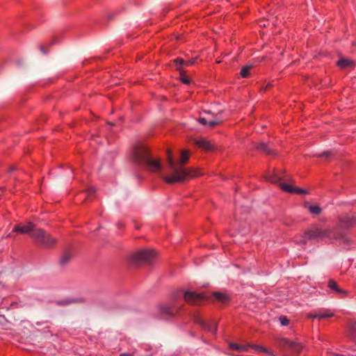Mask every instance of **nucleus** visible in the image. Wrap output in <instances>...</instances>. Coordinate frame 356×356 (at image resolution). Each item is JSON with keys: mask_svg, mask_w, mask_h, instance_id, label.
<instances>
[{"mask_svg": "<svg viewBox=\"0 0 356 356\" xmlns=\"http://www.w3.org/2000/svg\"><path fill=\"white\" fill-rule=\"evenodd\" d=\"M131 158L135 164L145 167L151 172H158L161 170L159 161L151 156L149 149L143 143H138L134 146Z\"/></svg>", "mask_w": 356, "mask_h": 356, "instance_id": "f03ea898", "label": "nucleus"}, {"mask_svg": "<svg viewBox=\"0 0 356 356\" xmlns=\"http://www.w3.org/2000/svg\"><path fill=\"white\" fill-rule=\"evenodd\" d=\"M195 321L196 323L201 325L202 328L215 334L217 331V326L214 322H207L200 317H195Z\"/></svg>", "mask_w": 356, "mask_h": 356, "instance_id": "9b49d317", "label": "nucleus"}, {"mask_svg": "<svg viewBox=\"0 0 356 356\" xmlns=\"http://www.w3.org/2000/svg\"><path fill=\"white\" fill-rule=\"evenodd\" d=\"M189 152L183 150L181 152L180 161L177 163L174 160L172 153L168 151V165L171 174L163 176V180L168 184H174L197 177L199 174L195 170L184 167L189 160Z\"/></svg>", "mask_w": 356, "mask_h": 356, "instance_id": "f257e3e1", "label": "nucleus"}, {"mask_svg": "<svg viewBox=\"0 0 356 356\" xmlns=\"http://www.w3.org/2000/svg\"><path fill=\"white\" fill-rule=\"evenodd\" d=\"M229 346L232 350H237L238 352L245 351L248 350L247 346L236 343H229Z\"/></svg>", "mask_w": 356, "mask_h": 356, "instance_id": "b1692460", "label": "nucleus"}, {"mask_svg": "<svg viewBox=\"0 0 356 356\" xmlns=\"http://www.w3.org/2000/svg\"><path fill=\"white\" fill-rule=\"evenodd\" d=\"M254 149L262 152L265 153L268 155H270L273 154V151L268 148V146L266 143H259L254 145Z\"/></svg>", "mask_w": 356, "mask_h": 356, "instance_id": "f3484780", "label": "nucleus"}, {"mask_svg": "<svg viewBox=\"0 0 356 356\" xmlns=\"http://www.w3.org/2000/svg\"><path fill=\"white\" fill-rule=\"evenodd\" d=\"M328 287L334 291H335L337 293L340 294H345L346 291L341 289L339 286L337 285V282L333 280H330L328 282Z\"/></svg>", "mask_w": 356, "mask_h": 356, "instance_id": "aec40b11", "label": "nucleus"}, {"mask_svg": "<svg viewBox=\"0 0 356 356\" xmlns=\"http://www.w3.org/2000/svg\"><path fill=\"white\" fill-rule=\"evenodd\" d=\"M334 314L330 309H323L316 313H309L307 316L309 318L324 319L333 317Z\"/></svg>", "mask_w": 356, "mask_h": 356, "instance_id": "4468645a", "label": "nucleus"}, {"mask_svg": "<svg viewBox=\"0 0 356 356\" xmlns=\"http://www.w3.org/2000/svg\"><path fill=\"white\" fill-rule=\"evenodd\" d=\"M40 50L44 54H46L47 53V51L45 50V49H44V47L43 46L40 47Z\"/></svg>", "mask_w": 356, "mask_h": 356, "instance_id": "c85d7f7f", "label": "nucleus"}, {"mask_svg": "<svg viewBox=\"0 0 356 356\" xmlns=\"http://www.w3.org/2000/svg\"><path fill=\"white\" fill-rule=\"evenodd\" d=\"M195 143L199 147L207 151H211L213 148L209 141L204 138L197 139L195 140Z\"/></svg>", "mask_w": 356, "mask_h": 356, "instance_id": "dca6fc26", "label": "nucleus"}, {"mask_svg": "<svg viewBox=\"0 0 356 356\" xmlns=\"http://www.w3.org/2000/svg\"><path fill=\"white\" fill-rule=\"evenodd\" d=\"M71 302H72L71 301H66V302L65 304H70Z\"/></svg>", "mask_w": 356, "mask_h": 356, "instance_id": "473e14b6", "label": "nucleus"}, {"mask_svg": "<svg viewBox=\"0 0 356 356\" xmlns=\"http://www.w3.org/2000/svg\"><path fill=\"white\" fill-rule=\"evenodd\" d=\"M267 179L272 183L279 184L280 188L285 192L297 194H303L306 193V191L302 188H295L289 184L284 183V181L287 180L286 175L284 172L280 175L277 172L274 171L267 177Z\"/></svg>", "mask_w": 356, "mask_h": 356, "instance_id": "20e7f679", "label": "nucleus"}, {"mask_svg": "<svg viewBox=\"0 0 356 356\" xmlns=\"http://www.w3.org/2000/svg\"><path fill=\"white\" fill-rule=\"evenodd\" d=\"M183 72H184L183 70H182L181 72H180V75H181L180 79H181V81L183 83H184V84H188L191 82L190 79L186 77V76H184Z\"/></svg>", "mask_w": 356, "mask_h": 356, "instance_id": "bb28decb", "label": "nucleus"}, {"mask_svg": "<svg viewBox=\"0 0 356 356\" xmlns=\"http://www.w3.org/2000/svg\"><path fill=\"white\" fill-rule=\"evenodd\" d=\"M279 320L281 325L283 326H287L289 325V320L286 316H280Z\"/></svg>", "mask_w": 356, "mask_h": 356, "instance_id": "a878e982", "label": "nucleus"}, {"mask_svg": "<svg viewBox=\"0 0 356 356\" xmlns=\"http://www.w3.org/2000/svg\"><path fill=\"white\" fill-rule=\"evenodd\" d=\"M31 237L38 245L46 248L54 247L57 241L54 237L40 228H35L31 234Z\"/></svg>", "mask_w": 356, "mask_h": 356, "instance_id": "39448f33", "label": "nucleus"}, {"mask_svg": "<svg viewBox=\"0 0 356 356\" xmlns=\"http://www.w3.org/2000/svg\"><path fill=\"white\" fill-rule=\"evenodd\" d=\"M35 227V225L31 222L17 224L13 227L12 232L8 234L7 237H13V233H19L22 234H29L31 235V232L34 231Z\"/></svg>", "mask_w": 356, "mask_h": 356, "instance_id": "6e6552de", "label": "nucleus"}, {"mask_svg": "<svg viewBox=\"0 0 356 356\" xmlns=\"http://www.w3.org/2000/svg\"><path fill=\"white\" fill-rule=\"evenodd\" d=\"M184 297L185 302L191 305H199L204 299L205 296L202 293H197L194 291H178L175 296V299Z\"/></svg>", "mask_w": 356, "mask_h": 356, "instance_id": "423d86ee", "label": "nucleus"}, {"mask_svg": "<svg viewBox=\"0 0 356 356\" xmlns=\"http://www.w3.org/2000/svg\"><path fill=\"white\" fill-rule=\"evenodd\" d=\"M195 58H191L187 60H184L181 58H177L173 60V66L179 72H181L184 67H189L193 65L195 63Z\"/></svg>", "mask_w": 356, "mask_h": 356, "instance_id": "9d476101", "label": "nucleus"}, {"mask_svg": "<svg viewBox=\"0 0 356 356\" xmlns=\"http://www.w3.org/2000/svg\"><path fill=\"white\" fill-rule=\"evenodd\" d=\"M181 309V307L173 305H161L159 307L160 314L162 318H168L177 315Z\"/></svg>", "mask_w": 356, "mask_h": 356, "instance_id": "1a4fd4ad", "label": "nucleus"}, {"mask_svg": "<svg viewBox=\"0 0 356 356\" xmlns=\"http://www.w3.org/2000/svg\"><path fill=\"white\" fill-rule=\"evenodd\" d=\"M155 257V252L150 250H140L131 256V260L134 263L151 262Z\"/></svg>", "mask_w": 356, "mask_h": 356, "instance_id": "0eeeda50", "label": "nucleus"}, {"mask_svg": "<svg viewBox=\"0 0 356 356\" xmlns=\"http://www.w3.org/2000/svg\"><path fill=\"white\" fill-rule=\"evenodd\" d=\"M305 207L312 214L318 215L321 212V208L317 205H310L307 204H305Z\"/></svg>", "mask_w": 356, "mask_h": 356, "instance_id": "4be33fe9", "label": "nucleus"}, {"mask_svg": "<svg viewBox=\"0 0 356 356\" xmlns=\"http://www.w3.org/2000/svg\"><path fill=\"white\" fill-rule=\"evenodd\" d=\"M198 122L203 125H208L209 127H213L220 123V121L217 120L207 121L204 118H198Z\"/></svg>", "mask_w": 356, "mask_h": 356, "instance_id": "412c9836", "label": "nucleus"}, {"mask_svg": "<svg viewBox=\"0 0 356 356\" xmlns=\"http://www.w3.org/2000/svg\"><path fill=\"white\" fill-rule=\"evenodd\" d=\"M282 341L284 346L289 347L295 353H300L303 348V346L300 343L294 342L287 339H283Z\"/></svg>", "mask_w": 356, "mask_h": 356, "instance_id": "2eb2a0df", "label": "nucleus"}, {"mask_svg": "<svg viewBox=\"0 0 356 356\" xmlns=\"http://www.w3.org/2000/svg\"><path fill=\"white\" fill-rule=\"evenodd\" d=\"M250 69H251V66L246 65V66L243 67L241 70V72H240L241 76L243 78L248 77L250 74Z\"/></svg>", "mask_w": 356, "mask_h": 356, "instance_id": "393cba45", "label": "nucleus"}, {"mask_svg": "<svg viewBox=\"0 0 356 356\" xmlns=\"http://www.w3.org/2000/svg\"><path fill=\"white\" fill-rule=\"evenodd\" d=\"M213 296L216 300L222 303H225L229 300V296L224 293L215 292L213 293Z\"/></svg>", "mask_w": 356, "mask_h": 356, "instance_id": "a211bd4d", "label": "nucleus"}, {"mask_svg": "<svg viewBox=\"0 0 356 356\" xmlns=\"http://www.w3.org/2000/svg\"><path fill=\"white\" fill-rule=\"evenodd\" d=\"M120 356H133L132 355L129 353H121Z\"/></svg>", "mask_w": 356, "mask_h": 356, "instance_id": "c756f323", "label": "nucleus"}, {"mask_svg": "<svg viewBox=\"0 0 356 356\" xmlns=\"http://www.w3.org/2000/svg\"><path fill=\"white\" fill-rule=\"evenodd\" d=\"M337 64L341 69H345L354 65L353 62L348 58H341L337 61Z\"/></svg>", "mask_w": 356, "mask_h": 356, "instance_id": "6ab92c4d", "label": "nucleus"}, {"mask_svg": "<svg viewBox=\"0 0 356 356\" xmlns=\"http://www.w3.org/2000/svg\"><path fill=\"white\" fill-rule=\"evenodd\" d=\"M71 258L72 253L70 251H66L62 254L60 262L62 265H65L69 262Z\"/></svg>", "mask_w": 356, "mask_h": 356, "instance_id": "5701e85b", "label": "nucleus"}, {"mask_svg": "<svg viewBox=\"0 0 356 356\" xmlns=\"http://www.w3.org/2000/svg\"><path fill=\"white\" fill-rule=\"evenodd\" d=\"M356 225V216L347 214L340 219V226L344 228H350Z\"/></svg>", "mask_w": 356, "mask_h": 356, "instance_id": "ddd939ff", "label": "nucleus"}, {"mask_svg": "<svg viewBox=\"0 0 356 356\" xmlns=\"http://www.w3.org/2000/svg\"><path fill=\"white\" fill-rule=\"evenodd\" d=\"M87 197L88 198H90L95 193V189L93 187H90L86 191Z\"/></svg>", "mask_w": 356, "mask_h": 356, "instance_id": "cd10ccee", "label": "nucleus"}, {"mask_svg": "<svg viewBox=\"0 0 356 356\" xmlns=\"http://www.w3.org/2000/svg\"><path fill=\"white\" fill-rule=\"evenodd\" d=\"M118 227H123L124 225L122 222H120L118 223Z\"/></svg>", "mask_w": 356, "mask_h": 356, "instance_id": "2f4dec72", "label": "nucleus"}, {"mask_svg": "<svg viewBox=\"0 0 356 356\" xmlns=\"http://www.w3.org/2000/svg\"><path fill=\"white\" fill-rule=\"evenodd\" d=\"M334 355L335 356H346V355H343V354H339V353H334Z\"/></svg>", "mask_w": 356, "mask_h": 356, "instance_id": "7c9ffc66", "label": "nucleus"}, {"mask_svg": "<svg viewBox=\"0 0 356 356\" xmlns=\"http://www.w3.org/2000/svg\"><path fill=\"white\" fill-rule=\"evenodd\" d=\"M334 237V232L332 229H321L318 227H312L303 233L302 239L300 240V243L306 244L307 241L323 240Z\"/></svg>", "mask_w": 356, "mask_h": 356, "instance_id": "7ed1b4c3", "label": "nucleus"}, {"mask_svg": "<svg viewBox=\"0 0 356 356\" xmlns=\"http://www.w3.org/2000/svg\"><path fill=\"white\" fill-rule=\"evenodd\" d=\"M346 337L356 343V321H349L346 328Z\"/></svg>", "mask_w": 356, "mask_h": 356, "instance_id": "f8f14e48", "label": "nucleus"}]
</instances>
